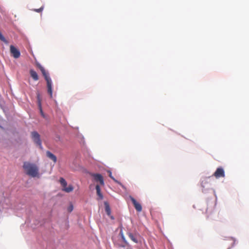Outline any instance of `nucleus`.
Listing matches in <instances>:
<instances>
[{"label": "nucleus", "instance_id": "obj_1", "mask_svg": "<svg viewBox=\"0 0 249 249\" xmlns=\"http://www.w3.org/2000/svg\"><path fill=\"white\" fill-rule=\"evenodd\" d=\"M23 168L27 175L33 178L38 177L39 170L36 164L26 161L23 163Z\"/></svg>", "mask_w": 249, "mask_h": 249}, {"label": "nucleus", "instance_id": "obj_2", "mask_svg": "<svg viewBox=\"0 0 249 249\" xmlns=\"http://www.w3.org/2000/svg\"><path fill=\"white\" fill-rule=\"evenodd\" d=\"M40 70L41 71L43 76L45 78L47 82V87L48 92L49 94L50 97L52 98L53 96V89H52V81L48 73L45 71V69L40 66L39 67Z\"/></svg>", "mask_w": 249, "mask_h": 249}, {"label": "nucleus", "instance_id": "obj_3", "mask_svg": "<svg viewBox=\"0 0 249 249\" xmlns=\"http://www.w3.org/2000/svg\"><path fill=\"white\" fill-rule=\"evenodd\" d=\"M31 138L34 142L41 149H42L40 135L36 131H33L31 132Z\"/></svg>", "mask_w": 249, "mask_h": 249}, {"label": "nucleus", "instance_id": "obj_4", "mask_svg": "<svg viewBox=\"0 0 249 249\" xmlns=\"http://www.w3.org/2000/svg\"><path fill=\"white\" fill-rule=\"evenodd\" d=\"M10 51L12 56L15 58H18L20 55V52L13 45H11L10 47Z\"/></svg>", "mask_w": 249, "mask_h": 249}, {"label": "nucleus", "instance_id": "obj_5", "mask_svg": "<svg viewBox=\"0 0 249 249\" xmlns=\"http://www.w3.org/2000/svg\"><path fill=\"white\" fill-rule=\"evenodd\" d=\"M127 235L131 239V240L133 241L135 243H138L139 241V239L141 237L140 234L138 233H135V234H133L130 232H127Z\"/></svg>", "mask_w": 249, "mask_h": 249}, {"label": "nucleus", "instance_id": "obj_6", "mask_svg": "<svg viewBox=\"0 0 249 249\" xmlns=\"http://www.w3.org/2000/svg\"><path fill=\"white\" fill-rule=\"evenodd\" d=\"M90 175L94 178L96 181L99 182L101 185H103L104 184V179L101 174L91 173Z\"/></svg>", "mask_w": 249, "mask_h": 249}, {"label": "nucleus", "instance_id": "obj_7", "mask_svg": "<svg viewBox=\"0 0 249 249\" xmlns=\"http://www.w3.org/2000/svg\"><path fill=\"white\" fill-rule=\"evenodd\" d=\"M129 197H130V199L131 201H132L135 209L136 210V211L138 212H141L142 210V207L141 204H140L139 202H138L136 201V200L132 196H130Z\"/></svg>", "mask_w": 249, "mask_h": 249}, {"label": "nucleus", "instance_id": "obj_8", "mask_svg": "<svg viewBox=\"0 0 249 249\" xmlns=\"http://www.w3.org/2000/svg\"><path fill=\"white\" fill-rule=\"evenodd\" d=\"M213 175L214 177L218 178L221 177H225V172L224 169L221 167L217 168L216 170L214 172Z\"/></svg>", "mask_w": 249, "mask_h": 249}, {"label": "nucleus", "instance_id": "obj_9", "mask_svg": "<svg viewBox=\"0 0 249 249\" xmlns=\"http://www.w3.org/2000/svg\"><path fill=\"white\" fill-rule=\"evenodd\" d=\"M46 155L48 158L52 160L54 163H55L57 161L56 157L52 154L51 152L47 151L46 152Z\"/></svg>", "mask_w": 249, "mask_h": 249}, {"label": "nucleus", "instance_id": "obj_10", "mask_svg": "<svg viewBox=\"0 0 249 249\" xmlns=\"http://www.w3.org/2000/svg\"><path fill=\"white\" fill-rule=\"evenodd\" d=\"M30 74L31 75V76L33 78V79L35 81H37L38 80L39 78H38V74L36 73V72L34 70H31L30 71Z\"/></svg>", "mask_w": 249, "mask_h": 249}, {"label": "nucleus", "instance_id": "obj_11", "mask_svg": "<svg viewBox=\"0 0 249 249\" xmlns=\"http://www.w3.org/2000/svg\"><path fill=\"white\" fill-rule=\"evenodd\" d=\"M214 206L212 208H208L206 210V213L207 214V218H209L211 217V215L213 212Z\"/></svg>", "mask_w": 249, "mask_h": 249}, {"label": "nucleus", "instance_id": "obj_12", "mask_svg": "<svg viewBox=\"0 0 249 249\" xmlns=\"http://www.w3.org/2000/svg\"><path fill=\"white\" fill-rule=\"evenodd\" d=\"M95 188L96 190L97 194L98 196H99L100 199H102L103 198V196L101 192V189H100V187L99 185H97L96 186Z\"/></svg>", "mask_w": 249, "mask_h": 249}, {"label": "nucleus", "instance_id": "obj_13", "mask_svg": "<svg viewBox=\"0 0 249 249\" xmlns=\"http://www.w3.org/2000/svg\"><path fill=\"white\" fill-rule=\"evenodd\" d=\"M73 190V187L71 185H70L68 187H67V186L63 188V190L67 193H70L71 191H72Z\"/></svg>", "mask_w": 249, "mask_h": 249}, {"label": "nucleus", "instance_id": "obj_14", "mask_svg": "<svg viewBox=\"0 0 249 249\" xmlns=\"http://www.w3.org/2000/svg\"><path fill=\"white\" fill-rule=\"evenodd\" d=\"M60 182L61 185L62 186V187H63V188L64 187H65L67 185V183L66 181L63 178H60Z\"/></svg>", "mask_w": 249, "mask_h": 249}, {"label": "nucleus", "instance_id": "obj_15", "mask_svg": "<svg viewBox=\"0 0 249 249\" xmlns=\"http://www.w3.org/2000/svg\"><path fill=\"white\" fill-rule=\"evenodd\" d=\"M209 178H205L201 181V184L202 187H205L206 184L208 183V179Z\"/></svg>", "mask_w": 249, "mask_h": 249}, {"label": "nucleus", "instance_id": "obj_16", "mask_svg": "<svg viewBox=\"0 0 249 249\" xmlns=\"http://www.w3.org/2000/svg\"><path fill=\"white\" fill-rule=\"evenodd\" d=\"M105 210L107 214L108 215H110L111 213V210L108 205H106Z\"/></svg>", "mask_w": 249, "mask_h": 249}, {"label": "nucleus", "instance_id": "obj_17", "mask_svg": "<svg viewBox=\"0 0 249 249\" xmlns=\"http://www.w3.org/2000/svg\"><path fill=\"white\" fill-rule=\"evenodd\" d=\"M0 40L4 42L5 44H7L8 43V41L5 38V37L3 36L2 34L0 32Z\"/></svg>", "mask_w": 249, "mask_h": 249}, {"label": "nucleus", "instance_id": "obj_18", "mask_svg": "<svg viewBox=\"0 0 249 249\" xmlns=\"http://www.w3.org/2000/svg\"><path fill=\"white\" fill-rule=\"evenodd\" d=\"M108 173H109V177L112 178L114 181H115L116 182H117L118 183H119V182L117 180H116L112 176V173L110 171H108Z\"/></svg>", "mask_w": 249, "mask_h": 249}, {"label": "nucleus", "instance_id": "obj_19", "mask_svg": "<svg viewBox=\"0 0 249 249\" xmlns=\"http://www.w3.org/2000/svg\"><path fill=\"white\" fill-rule=\"evenodd\" d=\"M43 10V7L42 6L40 8L34 9V11L35 12H36L37 13H40V12H41Z\"/></svg>", "mask_w": 249, "mask_h": 249}, {"label": "nucleus", "instance_id": "obj_20", "mask_svg": "<svg viewBox=\"0 0 249 249\" xmlns=\"http://www.w3.org/2000/svg\"><path fill=\"white\" fill-rule=\"evenodd\" d=\"M73 209V205L72 204H71L68 207V209H67V210L69 212H71L72 211Z\"/></svg>", "mask_w": 249, "mask_h": 249}, {"label": "nucleus", "instance_id": "obj_21", "mask_svg": "<svg viewBox=\"0 0 249 249\" xmlns=\"http://www.w3.org/2000/svg\"><path fill=\"white\" fill-rule=\"evenodd\" d=\"M38 105H39V108H40V112H41V114H42V115H43V111H42V108H41V103H40V101H39V102H38Z\"/></svg>", "mask_w": 249, "mask_h": 249}, {"label": "nucleus", "instance_id": "obj_22", "mask_svg": "<svg viewBox=\"0 0 249 249\" xmlns=\"http://www.w3.org/2000/svg\"><path fill=\"white\" fill-rule=\"evenodd\" d=\"M120 234L121 237L124 236L122 230H121L120 232Z\"/></svg>", "mask_w": 249, "mask_h": 249}, {"label": "nucleus", "instance_id": "obj_23", "mask_svg": "<svg viewBox=\"0 0 249 249\" xmlns=\"http://www.w3.org/2000/svg\"><path fill=\"white\" fill-rule=\"evenodd\" d=\"M121 238H122V239L123 241L124 242V243H125V244H126V243H127V241H126V239H125V237H124H124H121Z\"/></svg>", "mask_w": 249, "mask_h": 249}, {"label": "nucleus", "instance_id": "obj_24", "mask_svg": "<svg viewBox=\"0 0 249 249\" xmlns=\"http://www.w3.org/2000/svg\"><path fill=\"white\" fill-rule=\"evenodd\" d=\"M110 217H111V219H114V218L113 217V216H111Z\"/></svg>", "mask_w": 249, "mask_h": 249}]
</instances>
